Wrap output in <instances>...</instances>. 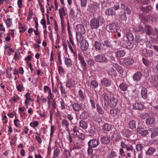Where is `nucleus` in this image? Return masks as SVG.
<instances>
[{"mask_svg": "<svg viewBox=\"0 0 158 158\" xmlns=\"http://www.w3.org/2000/svg\"><path fill=\"white\" fill-rule=\"evenodd\" d=\"M103 21L104 19L101 16L93 18L90 21V26L91 28L92 29H98L100 26L102 25Z\"/></svg>", "mask_w": 158, "mask_h": 158, "instance_id": "1", "label": "nucleus"}, {"mask_svg": "<svg viewBox=\"0 0 158 158\" xmlns=\"http://www.w3.org/2000/svg\"><path fill=\"white\" fill-rule=\"evenodd\" d=\"M94 57L95 60L97 62L103 63L108 61L107 59L102 54L94 55Z\"/></svg>", "mask_w": 158, "mask_h": 158, "instance_id": "2", "label": "nucleus"}, {"mask_svg": "<svg viewBox=\"0 0 158 158\" xmlns=\"http://www.w3.org/2000/svg\"><path fill=\"white\" fill-rule=\"evenodd\" d=\"M99 143V140L98 139L95 138L90 139L88 142V145L89 147L94 148H96Z\"/></svg>", "mask_w": 158, "mask_h": 158, "instance_id": "3", "label": "nucleus"}, {"mask_svg": "<svg viewBox=\"0 0 158 158\" xmlns=\"http://www.w3.org/2000/svg\"><path fill=\"white\" fill-rule=\"evenodd\" d=\"M117 101L116 97L112 95L110 97L109 100L108 101V105L111 107L115 106L117 104Z\"/></svg>", "mask_w": 158, "mask_h": 158, "instance_id": "4", "label": "nucleus"}, {"mask_svg": "<svg viewBox=\"0 0 158 158\" xmlns=\"http://www.w3.org/2000/svg\"><path fill=\"white\" fill-rule=\"evenodd\" d=\"M99 7V4L96 2H93L88 6V11L90 12H94L98 9Z\"/></svg>", "mask_w": 158, "mask_h": 158, "instance_id": "5", "label": "nucleus"}, {"mask_svg": "<svg viewBox=\"0 0 158 158\" xmlns=\"http://www.w3.org/2000/svg\"><path fill=\"white\" fill-rule=\"evenodd\" d=\"M76 33L84 34L86 32V30L84 26L81 24H78L76 26Z\"/></svg>", "mask_w": 158, "mask_h": 158, "instance_id": "6", "label": "nucleus"}, {"mask_svg": "<svg viewBox=\"0 0 158 158\" xmlns=\"http://www.w3.org/2000/svg\"><path fill=\"white\" fill-rule=\"evenodd\" d=\"M100 83L102 86L108 87L111 85V82L110 80L106 78H103L101 80Z\"/></svg>", "mask_w": 158, "mask_h": 158, "instance_id": "7", "label": "nucleus"}, {"mask_svg": "<svg viewBox=\"0 0 158 158\" xmlns=\"http://www.w3.org/2000/svg\"><path fill=\"white\" fill-rule=\"evenodd\" d=\"M78 59L80 62L81 66L84 70H85L86 64L81 53L78 54Z\"/></svg>", "mask_w": 158, "mask_h": 158, "instance_id": "8", "label": "nucleus"}, {"mask_svg": "<svg viewBox=\"0 0 158 158\" xmlns=\"http://www.w3.org/2000/svg\"><path fill=\"white\" fill-rule=\"evenodd\" d=\"M149 131L151 133V137L152 138H155L158 135V128H150L149 130Z\"/></svg>", "mask_w": 158, "mask_h": 158, "instance_id": "9", "label": "nucleus"}, {"mask_svg": "<svg viewBox=\"0 0 158 158\" xmlns=\"http://www.w3.org/2000/svg\"><path fill=\"white\" fill-rule=\"evenodd\" d=\"M77 97L81 102H84L85 97V93L82 90L79 89L77 93Z\"/></svg>", "mask_w": 158, "mask_h": 158, "instance_id": "10", "label": "nucleus"}, {"mask_svg": "<svg viewBox=\"0 0 158 158\" xmlns=\"http://www.w3.org/2000/svg\"><path fill=\"white\" fill-rule=\"evenodd\" d=\"M137 132L143 136H145L148 134V131L145 130L143 128L138 127L136 129Z\"/></svg>", "mask_w": 158, "mask_h": 158, "instance_id": "11", "label": "nucleus"}, {"mask_svg": "<svg viewBox=\"0 0 158 158\" xmlns=\"http://www.w3.org/2000/svg\"><path fill=\"white\" fill-rule=\"evenodd\" d=\"M80 46L81 50L83 51H85L86 50L89 46L88 43L87 41L85 40L80 43Z\"/></svg>", "mask_w": 158, "mask_h": 158, "instance_id": "12", "label": "nucleus"}, {"mask_svg": "<svg viewBox=\"0 0 158 158\" xmlns=\"http://www.w3.org/2000/svg\"><path fill=\"white\" fill-rule=\"evenodd\" d=\"M143 55L146 57L152 56L153 55V52L151 50L143 49L142 52Z\"/></svg>", "mask_w": 158, "mask_h": 158, "instance_id": "13", "label": "nucleus"}, {"mask_svg": "<svg viewBox=\"0 0 158 158\" xmlns=\"http://www.w3.org/2000/svg\"><path fill=\"white\" fill-rule=\"evenodd\" d=\"M152 30L153 28L152 27L148 25H145L144 30L142 33H144L146 32V35L150 36L152 34Z\"/></svg>", "mask_w": 158, "mask_h": 158, "instance_id": "14", "label": "nucleus"}, {"mask_svg": "<svg viewBox=\"0 0 158 158\" xmlns=\"http://www.w3.org/2000/svg\"><path fill=\"white\" fill-rule=\"evenodd\" d=\"M120 110L117 107L110 110V113L113 116L115 117L120 114Z\"/></svg>", "mask_w": 158, "mask_h": 158, "instance_id": "15", "label": "nucleus"}, {"mask_svg": "<svg viewBox=\"0 0 158 158\" xmlns=\"http://www.w3.org/2000/svg\"><path fill=\"white\" fill-rule=\"evenodd\" d=\"M142 76V74L140 72H137L133 75V79L137 82L141 80Z\"/></svg>", "mask_w": 158, "mask_h": 158, "instance_id": "16", "label": "nucleus"}, {"mask_svg": "<svg viewBox=\"0 0 158 158\" xmlns=\"http://www.w3.org/2000/svg\"><path fill=\"white\" fill-rule=\"evenodd\" d=\"M100 140L102 144H107L110 142V139L109 136H104L101 138Z\"/></svg>", "mask_w": 158, "mask_h": 158, "instance_id": "17", "label": "nucleus"}, {"mask_svg": "<svg viewBox=\"0 0 158 158\" xmlns=\"http://www.w3.org/2000/svg\"><path fill=\"white\" fill-rule=\"evenodd\" d=\"M141 95L142 97L144 99H146L148 95L147 94V90L146 88H142L141 90Z\"/></svg>", "mask_w": 158, "mask_h": 158, "instance_id": "18", "label": "nucleus"}, {"mask_svg": "<svg viewBox=\"0 0 158 158\" xmlns=\"http://www.w3.org/2000/svg\"><path fill=\"white\" fill-rule=\"evenodd\" d=\"M60 18L61 20L64 19V16H66V13L64 7H62L59 10Z\"/></svg>", "mask_w": 158, "mask_h": 158, "instance_id": "19", "label": "nucleus"}, {"mask_svg": "<svg viewBox=\"0 0 158 158\" xmlns=\"http://www.w3.org/2000/svg\"><path fill=\"white\" fill-rule=\"evenodd\" d=\"M113 66L114 68L120 74H122L124 72V70L119 65L117 64H113Z\"/></svg>", "mask_w": 158, "mask_h": 158, "instance_id": "20", "label": "nucleus"}, {"mask_svg": "<svg viewBox=\"0 0 158 158\" xmlns=\"http://www.w3.org/2000/svg\"><path fill=\"white\" fill-rule=\"evenodd\" d=\"M65 63L68 67H71L73 64V61L70 58L66 57L64 60Z\"/></svg>", "mask_w": 158, "mask_h": 158, "instance_id": "21", "label": "nucleus"}, {"mask_svg": "<svg viewBox=\"0 0 158 158\" xmlns=\"http://www.w3.org/2000/svg\"><path fill=\"white\" fill-rule=\"evenodd\" d=\"M115 54L116 57L119 58L124 56L125 55L126 52L123 50H120L116 52Z\"/></svg>", "mask_w": 158, "mask_h": 158, "instance_id": "22", "label": "nucleus"}, {"mask_svg": "<svg viewBox=\"0 0 158 158\" xmlns=\"http://www.w3.org/2000/svg\"><path fill=\"white\" fill-rule=\"evenodd\" d=\"M60 152V149L58 148H56L54 150L53 156L52 158H58Z\"/></svg>", "mask_w": 158, "mask_h": 158, "instance_id": "23", "label": "nucleus"}, {"mask_svg": "<svg viewBox=\"0 0 158 158\" xmlns=\"http://www.w3.org/2000/svg\"><path fill=\"white\" fill-rule=\"evenodd\" d=\"M155 121L154 118L152 117L148 118L146 120V123L148 126L154 124Z\"/></svg>", "mask_w": 158, "mask_h": 158, "instance_id": "24", "label": "nucleus"}, {"mask_svg": "<svg viewBox=\"0 0 158 158\" xmlns=\"http://www.w3.org/2000/svg\"><path fill=\"white\" fill-rule=\"evenodd\" d=\"M81 105L77 103H75L72 105L73 110L75 111H79L81 108Z\"/></svg>", "mask_w": 158, "mask_h": 158, "instance_id": "25", "label": "nucleus"}, {"mask_svg": "<svg viewBox=\"0 0 158 158\" xmlns=\"http://www.w3.org/2000/svg\"><path fill=\"white\" fill-rule=\"evenodd\" d=\"M61 124L63 127H65L67 131H69V125L68 121L66 119H63L61 121Z\"/></svg>", "mask_w": 158, "mask_h": 158, "instance_id": "26", "label": "nucleus"}, {"mask_svg": "<svg viewBox=\"0 0 158 158\" xmlns=\"http://www.w3.org/2000/svg\"><path fill=\"white\" fill-rule=\"evenodd\" d=\"M103 46L108 48H110L112 47V45L110 41L108 40H104L101 43Z\"/></svg>", "mask_w": 158, "mask_h": 158, "instance_id": "27", "label": "nucleus"}, {"mask_svg": "<svg viewBox=\"0 0 158 158\" xmlns=\"http://www.w3.org/2000/svg\"><path fill=\"white\" fill-rule=\"evenodd\" d=\"M151 8V7L150 5L146 7H144L142 6H141L139 7V9L140 10L143 12L146 13H148Z\"/></svg>", "mask_w": 158, "mask_h": 158, "instance_id": "28", "label": "nucleus"}, {"mask_svg": "<svg viewBox=\"0 0 158 158\" xmlns=\"http://www.w3.org/2000/svg\"><path fill=\"white\" fill-rule=\"evenodd\" d=\"M133 108L136 110H141L143 108V105L139 103H136L133 105Z\"/></svg>", "mask_w": 158, "mask_h": 158, "instance_id": "29", "label": "nucleus"}, {"mask_svg": "<svg viewBox=\"0 0 158 158\" xmlns=\"http://www.w3.org/2000/svg\"><path fill=\"white\" fill-rule=\"evenodd\" d=\"M115 14V12L112 8L107 9L105 11V14L106 15H113Z\"/></svg>", "mask_w": 158, "mask_h": 158, "instance_id": "30", "label": "nucleus"}, {"mask_svg": "<svg viewBox=\"0 0 158 158\" xmlns=\"http://www.w3.org/2000/svg\"><path fill=\"white\" fill-rule=\"evenodd\" d=\"M117 156V153L115 151H111L107 154L106 158H115Z\"/></svg>", "mask_w": 158, "mask_h": 158, "instance_id": "31", "label": "nucleus"}, {"mask_svg": "<svg viewBox=\"0 0 158 158\" xmlns=\"http://www.w3.org/2000/svg\"><path fill=\"white\" fill-rule=\"evenodd\" d=\"M102 128L104 130L109 131L112 129V126L107 123H105L102 126Z\"/></svg>", "mask_w": 158, "mask_h": 158, "instance_id": "32", "label": "nucleus"}, {"mask_svg": "<svg viewBox=\"0 0 158 158\" xmlns=\"http://www.w3.org/2000/svg\"><path fill=\"white\" fill-rule=\"evenodd\" d=\"M119 87L122 91H126L127 90L128 86L126 83H122L119 85Z\"/></svg>", "mask_w": 158, "mask_h": 158, "instance_id": "33", "label": "nucleus"}, {"mask_svg": "<svg viewBox=\"0 0 158 158\" xmlns=\"http://www.w3.org/2000/svg\"><path fill=\"white\" fill-rule=\"evenodd\" d=\"M82 34L76 33V39L78 42L80 43L84 40L83 39V37L82 35Z\"/></svg>", "mask_w": 158, "mask_h": 158, "instance_id": "34", "label": "nucleus"}, {"mask_svg": "<svg viewBox=\"0 0 158 158\" xmlns=\"http://www.w3.org/2000/svg\"><path fill=\"white\" fill-rule=\"evenodd\" d=\"M133 60L131 58H127L124 60V63L126 65H129L132 64L133 63Z\"/></svg>", "mask_w": 158, "mask_h": 158, "instance_id": "35", "label": "nucleus"}, {"mask_svg": "<svg viewBox=\"0 0 158 158\" xmlns=\"http://www.w3.org/2000/svg\"><path fill=\"white\" fill-rule=\"evenodd\" d=\"M156 151V149L155 148H153L150 147L149 148L148 150L147 151H146V154L147 155L151 156Z\"/></svg>", "mask_w": 158, "mask_h": 158, "instance_id": "36", "label": "nucleus"}, {"mask_svg": "<svg viewBox=\"0 0 158 158\" xmlns=\"http://www.w3.org/2000/svg\"><path fill=\"white\" fill-rule=\"evenodd\" d=\"M126 148V151L127 152L131 151V152H134V155L135 156L136 155L135 153V150L133 148L132 145L128 144Z\"/></svg>", "mask_w": 158, "mask_h": 158, "instance_id": "37", "label": "nucleus"}, {"mask_svg": "<svg viewBox=\"0 0 158 158\" xmlns=\"http://www.w3.org/2000/svg\"><path fill=\"white\" fill-rule=\"evenodd\" d=\"M109 73L112 76L116 77L118 74L116 70L113 67H111L110 69Z\"/></svg>", "mask_w": 158, "mask_h": 158, "instance_id": "38", "label": "nucleus"}, {"mask_svg": "<svg viewBox=\"0 0 158 158\" xmlns=\"http://www.w3.org/2000/svg\"><path fill=\"white\" fill-rule=\"evenodd\" d=\"M123 136L126 137H130L131 132L128 130L124 129L122 131Z\"/></svg>", "mask_w": 158, "mask_h": 158, "instance_id": "39", "label": "nucleus"}, {"mask_svg": "<svg viewBox=\"0 0 158 158\" xmlns=\"http://www.w3.org/2000/svg\"><path fill=\"white\" fill-rule=\"evenodd\" d=\"M102 44L101 43H99L98 41H95L94 42V45L96 49L100 51L101 49Z\"/></svg>", "mask_w": 158, "mask_h": 158, "instance_id": "40", "label": "nucleus"}, {"mask_svg": "<svg viewBox=\"0 0 158 158\" xmlns=\"http://www.w3.org/2000/svg\"><path fill=\"white\" fill-rule=\"evenodd\" d=\"M79 123L80 127L83 129H85L87 128L88 125L85 122L83 121H81Z\"/></svg>", "mask_w": 158, "mask_h": 158, "instance_id": "41", "label": "nucleus"}, {"mask_svg": "<svg viewBox=\"0 0 158 158\" xmlns=\"http://www.w3.org/2000/svg\"><path fill=\"white\" fill-rule=\"evenodd\" d=\"M107 28L111 32H115L117 31V30L116 29H115V27L111 24H109L107 26Z\"/></svg>", "mask_w": 158, "mask_h": 158, "instance_id": "42", "label": "nucleus"}, {"mask_svg": "<svg viewBox=\"0 0 158 158\" xmlns=\"http://www.w3.org/2000/svg\"><path fill=\"white\" fill-rule=\"evenodd\" d=\"M21 57L20 52H15V54L13 57V59L15 61L19 60Z\"/></svg>", "mask_w": 158, "mask_h": 158, "instance_id": "43", "label": "nucleus"}, {"mask_svg": "<svg viewBox=\"0 0 158 158\" xmlns=\"http://www.w3.org/2000/svg\"><path fill=\"white\" fill-rule=\"evenodd\" d=\"M74 83V80L73 79L71 78L66 83L67 86L69 88L72 86Z\"/></svg>", "mask_w": 158, "mask_h": 158, "instance_id": "44", "label": "nucleus"}, {"mask_svg": "<svg viewBox=\"0 0 158 158\" xmlns=\"http://www.w3.org/2000/svg\"><path fill=\"white\" fill-rule=\"evenodd\" d=\"M58 70L60 75H64L65 73V70L61 66H58Z\"/></svg>", "mask_w": 158, "mask_h": 158, "instance_id": "45", "label": "nucleus"}, {"mask_svg": "<svg viewBox=\"0 0 158 158\" xmlns=\"http://www.w3.org/2000/svg\"><path fill=\"white\" fill-rule=\"evenodd\" d=\"M127 37L129 41H132L134 40V37L132 33L128 32L127 34Z\"/></svg>", "mask_w": 158, "mask_h": 158, "instance_id": "46", "label": "nucleus"}, {"mask_svg": "<svg viewBox=\"0 0 158 158\" xmlns=\"http://www.w3.org/2000/svg\"><path fill=\"white\" fill-rule=\"evenodd\" d=\"M67 42L68 44V47L69 50H70L71 53H72L74 56H76L77 55V53L76 52L74 51V50L73 49V48L72 46V45H71L70 43L69 42V41L68 40Z\"/></svg>", "mask_w": 158, "mask_h": 158, "instance_id": "47", "label": "nucleus"}, {"mask_svg": "<svg viewBox=\"0 0 158 158\" xmlns=\"http://www.w3.org/2000/svg\"><path fill=\"white\" fill-rule=\"evenodd\" d=\"M129 125L131 129L135 128L136 127L135 122L134 120H132L129 122Z\"/></svg>", "mask_w": 158, "mask_h": 158, "instance_id": "48", "label": "nucleus"}, {"mask_svg": "<svg viewBox=\"0 0 158 158\" xmlns=\"http://www.w3.org/2000/svg\"><path fill=\"white\" fill-rule=\"evenodd\" d=\"M134 30L136 31L141 32L142 33L144 31V28L142 26L139 25L138 27L135 28Z\"/></svg>", "mask_w": 158, "mask_h": 158, "instance_id": "49", "label": "nucleus"}, {"mask_svg": "<svg viewBox=\"0 0 158 158\" xmlns=\"http://www.w3.org/2000/svg\"><path fill=\"white\" fill-rule=\"evenodd\" d=\"M12 69L11 67L8 68L6 71V77L9 79L11 77V72Z\"/></svg>", "mask_w": 158, "mask_h": 158, "instance_id": "50", "label": "nucleus"}, {"mask_svg": "<svg viewBox=\"0 0 158 158\" xmlns=\"http://www.w3.org/2000/svg\"><path fill=\"white\" fill-rule=\"evenodd\" d=\"M5 22L7 27H9L12 24V19H11L8 18Z\"/></svg>", "mask_w": 158, "mask_h": 158, "instance_id": "51", "label": "nucleus"}, {"mask_svg": "<svg viewBox=\"0 0 158 158\" xmlns=\"http://www.w3.org/2000/svg\"><path fill=\"white\" fill-rule=\"evenodd\" d=\"M19 27L20 29V32H24L26 30V28L25 26L22 25L21 23L19 24Z\"/></svg>", "mask_w": 158, "mask_h": 158, "instance_id": "52", "label": "nucleus"}, {"mask_svg": "<svg viewBox=\"0 0 158 158\" xmlns=\"http://www.w3.org/2000/svg\"><path fill=\"white\" fill-rule=\"evenodd\" d=\"M39 123L37 121H34L30 123V126L34 128L37 127L39 125Z\"/></svg>", "mask_w": 158, "mask_h": 158, "instance_id": "53", "label": "nucleus"}, {"mask_svg": "<svg viewBox=\"0 0 158 158\" xmlns=\"http://www.w3.org/2000/svg\"><path fill=\"white\" fill-rule=\"evenodd\" d=\"M142 60L143 63L145 65L147 66H149L151 64V62L145 58H143L142 59Z\"/></svg>", "mask_w": 158, "mask_h": 158, "instance_id": "54", "label": "nucleus"}, {"mask_svg": "<svg viewBox=\"0 0 158 158\" xmlns=\"http://www.w3.org/2000/svg\"><path fill=\"white\" fill-rule=\"evenodd\" d=\"M91 84L93 87L94 88H96L98 86V83L94 80H91Z\"/></svg>", "mask_w": 158, "mask_h": 158, "instance_id": "55", "label": "nucleus"}, {"mask_svg": "<svg viewBox=\"0 0 158 158\" xmlns=\"http://www.w3.org/2000/svg\"><path fill=\"white\" fill-rule=\"evenodd\" d=\"M76 135L79 139L81 140H84L85 138V134L79 132Z\"/></svg>", "mask_w": 158, "mask_h": 158, "instance_id": "56", "label": "nucleus"}, {"mask_svg": "<svg viewBox=\"0 0 158 158\" xmlns=\"http://www.w3.org/2000/svg\"><path fill=\"white\" fill-rule=\"evenodd\" d=\"M29 130L28 128L26 126L24 127L23 129V131L21 132V134L23 135L24 134H27L28 133V131Z\"/></svg>", "mask_w": 158, "mask_h": 158, "instance_id": "57", "label": "nucleus"}, {"mask_svg": "<svg viewBox=\"0 0 158 158\" xmlns=\"http://www.w3.org/2000/svg\"><path fill=\"white\" fill-rule=\"evenodd\" d=\"M120 12L122 14L121 15H119V18L121 19L126 20H127V18L126 17V13H123L122 11H121Z\"/></svg>", "mask_w": 158, "mask_h": 158, "instance_id": "58", "label": "nucleus"}, {"mask_svg": "<svg viewBox=\"0 0 158 158\" xmlns=\"http://www.w3.org/2000/svg\"><path fill=\"white\" fill-rule=\"evenodd\" d=\"M81 6L82 7H85L86 6L87 0H80Z\"/></svg>", "mask_w": 158, "mask_h": 158, "instance_id": "59", "label": "nucleus"}, {"mask_svg": "<svg viewBox=\"0 0 158 158\" xmlns=\"http://www.w3.org/2000/svg\"><path fill=\"white\" fill-rule=\"evenodd\" d=\"M64 156L66 158H69L71 156V154L70 152L67 150H64Z\"/></svg>", "mask_w": 158, "mask_h": 158, "instance_id": "60", "label": "nucleus"}, {"mask_svg": "<svg viewBox=\"0 0 158 158\" xmlns=\"http://www.w3.org/2000/svg\"><path fill=\"white\" fill-rule=\"evenodd\" d=\"M102 97L105 101H108L109 100V97L108 95L105 93H104L102 95Z\"/></svg>", "mask_w": 158, "mask_h": 158, "instance_id": "61", "label": "nucleus"}, {"mask_svg": "<svg viewBox=\"0 0 158 158\" xmlns=\"http://www.w3.org/2000/svg\"><path fill=\"white\" fill-rule=\"evenodd\" d=\"M143 148V146L141 144L137 143L136 145V149L138 151H141Z\"/></svg>", "mask_w": 158, "mask_h": 158, "instance_id": "62", "label": "nucleus"}, {"mask_svg": "<svg viewBox=\"0 0 158 158\" xmlns=\"http://www.w3.org/2000/svg\"><path fill=\"white\" fill-rule=\"evenodd\" d=\"M19 122L20 121L16 118L14 120V124L16 127H19L20 126V124Z\"/></svg>", "mask_w": 158, "mask_h": 158, "instance_id": "63", "label": "nucleus"}, {"mask_svg": "<svg viewBox=\"0 0 158 158\" xmlns=\"http://www.w3.org/2000/svg\"><path fill=\"white\" fill-rule=\"evenodd\" d=\"M94 118V119L98 123H100L102 121L101 118H100L99 116H95Z\"/></svg>", "mask_w": 158, "mask_h": 158, "instance_id": "64", "label": "nucleus"}]
</instances>
